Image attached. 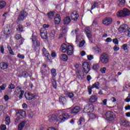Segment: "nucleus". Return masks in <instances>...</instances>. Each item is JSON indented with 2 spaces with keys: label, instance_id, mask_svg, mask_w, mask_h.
Returning <instances> with one entry per match:
<instances>
[{
  "label": "nucleus",
  "instance_id": "6e6d98bb",
  "mask_svg": "<svg viewBox=\"0 0 130 130\" xmlns=\"http://www.w3.org/2000/svg\"><path fill=\"white\" fill-rule=\"evenodd\" d=\"M7 87V85L5 84H3L2 85V86H0L1 89L3 91V90H6V87Z\"/></svg>",
  "mask_w": 130,
  "mask_h": 130
},
{
  "label": "nucleus",
  "instance_id": "f03ea898",
  "mask_svg": "<svg viewBox=\"0 0 130 130\" xmlns=\"http://www.w3.org/2000/svg\"><path fill=\"white\" fill-rule=\"evenodd\" d=\"M100 60L103 64H106L109 62V57L107 54L103 53L100 56Z\"/></svg>",
  "mask_w": 130,
  "mask_h": 130
},
{
  "label": "nucleus",
  "instance_id": "423d86ee",
  "mask_svg": "<svg viewBox=\"0 0 130 130\" xmlns=\"http://www.w3.org/2000/svg\"><path fill=\"white\" fill-rule=\"evenodd\" d=\"M41 37L43 39H47L48 38V36H47V30L46 28H41L40 30Z\"/></svg>",
  "mask_w": 130,
  "mask_h": 130
},
{
  "label": "nucleus",
  "instance_id": "f704fd0d",
  "mask_svg": "<svg viewBox=\"0 0 130 130\" xmlns=\"http://www.w3.org/2000/svg\"><path fill=\"white\" fill-rule=\"evenodd\" d=\"M121 48L125 51L126 50V52H128V48H127V44H124L121 46Z\"/></svg>",
  "mask_w": 130,
  "mask_h": 130
},
{
  "label": "nucleus",
  "instance_id": "a211bd4d",
  "mask_svg": "<svg viewBox=\"0 0 130 130\" xmlns=\"http://www.w3.org/2000/svg\"><path fill=\"white\" fill-rule=\"evenodd\" d=\"M98 99V98L97 97V95L95 94L92 95L89 99V102L90 103H94V102L97 101Z\"/></svg>",
  "mask_w": 130,
  "mask_h": 130
},
{
  "label": "nucleus",
  "instance_id": "052dcab7",
  "mask_svg": "<svg viewBox=\"0 0 130 130\" xmlns=\"http://www.w3.org/2000/svg\"><path fill=\"white\" fill-rule=\"evenodd\" d=\"M77 78L80 80V81H82L83 80V77H82V75L81 74H77Z\"/></svg>",
  "mask_w": 130,
  "mask_h": 130
},
{
  "label": "nucleus",
  "instance_id": "b1692460",
  "mask_svg": "<svg viewBox=\"0 0 130 130\" xmlns=\"http://www.w3.org/2000/svg\"><path fill=\"white\" fill-rule=\"evenodd\" d=\"M47 17L50 20H51V19H53L54 17V12L53 11H50L47 14Z\"/></svg>",
  "mask_w": 130,
  "mask_h": 130
},
{
  "label": "nucleus",
  "instance_id": "4c0bfd02",
  "mask_svg": "<svg viewBox=\"0 0 130 130\" xmlns=\"http://www.w3.org/2000/svg\"><path fill=\"white\" fill-rule=\"evenodd\" d=\"M89 117L91 119H94V118H96V116L95 114L91 113L89 114Z\"/></svg>",
  "mask_w": 130,
  "mask_h": 130
},
{
  "label": "nucleus",
  "instance_id": "dca6fc26",
  "mask_svg": "<svg viewBox=\"0 0 130 130\" xmlns=\"http://www.w3.org/2000/svg\"><path fill=\"white\" fill-rule=\"evenodd\" d=\"M66 52L68 55H72L74 53V47L72 45H68Z\"/></svg>",
  "mask_w": 130,
  "mask_h": 130
},
{
  "label": "nucleus",
  "instance_id": "58836bf2",
  "mask_svg": "<svg viewBox=\"0 0 130 130\" xmlns=\"http://www.w3.org/2000/svg\"><path fill=\"white\" fill-rule=\"evenodd\" d=\"M56 71L54 69H52L51 70V73L53 76V78H54V77H55V76H56Z\"/></svg>",
  "mask_w": 130,
  "mask_h": 130
},
{
  "label": "nucleus",
  "instance_id": "2eb2a0df",
  "mask_svg": "<svg viewBox=\"0 0 130 130\" xmlns=\"http://www.w3.org/2000/svg\"><path fill=\"white\" fill-rule=\"evenodd\" d=\"M72 22V19L69 16H67L63 20V24L64 26H68Z\"/></svg>",
  "mask_w": 130,
  "mask_h": 130
},
{
  "label": "nucleus",
  "instance_id": "09e8293b",
  "mask_svg": "<svg viewBox=\"0 0 130 130\" xmlns=\"http://www.w3.org/2000/svg\"><path fill=\"white\" fill-rule=\"evenodd\" d=\"M22 76L24 78H27L28 77V73L27 72H23L22 73Z\"/></svg>",
  "mask_w": 130,
  "mask_h": 130
},
{
  "label": "nucleus",
  "instance_id": "9d476101",
  "mask_svg": "<svg viewBox=\"0 0 130 130\" xmlns=\"http://www.w3.org/2000/svg\"><path fill=\"white\" fill-rule=\"evenodd\" d=\"M3 32L5 35H11L12 32V27L9 25L5 26Z\"/></svg>",
  "mask_w": 130,
  "mask_h": 130
},
{
  "label": "nucleus",
  "instance_id": "3c124183",
  "mask_svg": "<svg viewBox=\"0 0 130 130\" xmlns=\"http://www.w3.org/2000/svg\"><path fill=\"white\" fill-rule=\"evenodd\" d=\"M77 75H82L83 74V71L80 69H78L76 71Z\"/></svg>",
  "mask_w": 130,
  "mask_h": 130
},
{
  "label": "nucleus",
  "instance_id": "20e7f679",
  "mask_svg": "<svg viewBox=\"0 0 130 130\" xmlns=\"http://www.w3.org/2000/svg\"><path fill=\"white\" fill-rule=\"evenodd\" d=\"M106 117L107 118V119L108 120H109L110 121H112V120H114L115 118H116V116L115 115V114L114 113L109 111H107L106 113Z\"/></svg>",
  "mask_w": 130,
  "mask_h": 130
},
{
  "label": "nucleus",
  "instance_id": "f257e3e1",
  "mask_svg": "<svg viewBox=\"0 0 130 130\" xmlns=\"http://www.w3.org/2000/svg\"><path fill=\"white\" fill-rule=\"evenodd\" d=\"M127 16H130V11L126 8H124L122 10H120L117 13L118 18L127 17Z\"/></svg>",
  "mask_w": 130,
  "mask_h": 130
},
{
  "label": "nucleus",
  "instance_id": "a18cd8bd",
  "mask_svg": "<svg viewBox=\"0 0 130 130\" xmlns=\"http://www.w3.org/2000/svg\"><path fill=\"white\" fill-rule=\"evenodd\" d=\"M92 89H93V88H92V86H88L87 87L89 95H91V94H92Z\"/></svg>",
  "mask_w": 130,
  "mask_h": 130
},
{
  "label": "nucleus",
  "instance_id": "cd10ccee",
  "mask_svg": "<svg viewBox=\"0 0 130 130\" xmlns=\"http://www.w3.org/2000/svg\"><path fill=\"white\" fill-rule=\"evenodd\" d=\"M59 101L60 103H61L63 105L66 104V103L67 102V99H66V98L61 96L59 98Z\"/></svg>",
  "mask_w": 130,
  "mask_h": 130
},
{
  "label": "nucleus",
  "instance_id": "bb28decb",
  "mask_svg": "<svg viewBox=\"0 0 130 130\" xmlns=\"http://www.w3.org/2000/svg\"><path fill=\"white\" fill-rule=\"evenodd\" d=\"M51 81L53 88L56 89V88H57V83H56V80L54 79V77H52Z\"/></svg>",
  "mask_w": 130,
  "mask_h": 130
},
{
  "label": "nucleus",
  "instance_id": "8fccbe9b",
  "mask_svg": "<svg viewBox=\"0 0 130 130\" xmlns=\"http://www.w3.org/2000/svg\"><path fill=\"white\" fill-rule=\"evenodd\" d=\"M100 71L102 74H105L106 72V68L103 67L100 69Z\"/></svg>",
  "mask_w": 130,
  "mask_h": 130
},
{
  "label": "nucleus",
  "instance_id": "680f3d73",
  "mask_svg": "<svg viewBox=\"0 0 130 130\" xmlns=\"http://www.w3.org/2000/svg\"><path fill=\"white\" fill-rule=\"evenodd\" d=\"M41 72L42 74H45V73H47V70L46 69H45V68L44 69H41Z\"/></svg>",
  "mask_w": 130,
  "mask_h": 130
},
{
  "label": "nucleus",
  "instance_id": "ddd939ff",
  "mask_svg": "<svg viewBox=\"0 0 130 130\" xmlns=\"http://www.w3.org/2000/svg\"><path fill=\"white\" fill-rule=\"evenodd\" d=\"M80 107L79 106H76L74 107L73 109H71L70 110V112L71 114H74L76 115L77 113H79L80 112Z\"/></svg>",
  "mask_w": 130,
  "mask_h": 130
},
{
  "label": "nucleus",
  "instance_id": "6e6552de",
  "mask_svg": "<svg viewBox=\"0 0 130 130\" xmlns=\"http://www.w3.org/2000/svg\"><path fill=\"white\" fill-rule=\"evenodd\" d=\"M112 19L110 17H105L103 20V24L106 26H109V25L112 24Z\"/></svg>",
  "mask_w": 130,
  "mask_h": 130
},
{
  "label": "nucleus",
  "instance_id": "338daca9",
  "mask_svg": "<svg viewBox=\"0 0 130 130\" xmlns=\"http://www.w3.org/2000/svg\"><path fill=\"white\" fill-rule=\"evenodd\" d=\"M9 99H10V98L8 95H5L4 96V100H5V101H8Z\"/></svg>",
  "mask_w": 130,
  "mask_h": 130
},
{
  "label": "nucleus",
  "instance_id": "c756f323",
  "mask_svg": "<svg viewBox=\"0 0 130 130\" xmlns=\"http://www.w3.org/2000/svg\"><path fill=\"white\" fill-rule=\"evenodd\" d=\"M24 27L23 25L19 24L17 26V30L20 32V33H22V32H24V29H23Z\"/></svg>",
  "mask_w": 130,
  "mask_h": 130
},
{
  "label": "nucleus",
  "instance_id": "4be33fe9",
  "mask_svg": "<svg viewBox=\"0 0 130 130\" xmlns=\"http://www.w3.org/2000/svg\"><path fill=\"white\" fill-rule=\"evenodd\" d=\"M49 120L50 122H55L57 121V116L56 115H52L49 116Z\"/></svg>",
  "mask_w": 130,
  "mask_h": 130
},
{
  "label": "nucleus",
  "instance_id": "4468645a",
  "mask_svg": "<svg viewBox=\"0 0 130 130\" xmlns=\"http://www.w3.org/2000/svg\"><path fill=\"white\" fill-rule=\"evenodd\" d=\"M79 18V14L76 11H73L71 14V18L73 21H77Z\"/></svg>",
  "mask_w": 130,
  "mask_h": 130
},
{
  "label": "nucleus",
  "instance_id": "6ab92c4d",
  "mask_svg": "<svg viewBox=\"0 0 130 130\" xmlns=\"http://www.w3.org/2000/svg\"><path fill=\"white\" fill-rule=\"evenodd\" d=\"M17 115L19 116L20 118H23L26 116V112L22 110H19L17 113Z\"/></svg>",
  "mask_w": 130,
  "mask_h": 130
},
{
  "label": "nucleus",
  "instance_id": "aec40b11",
  "mask_svg": "<svg viewBox=\"0 0 130 130\" xmlns=\"http://www.w3.org/2000/svg\"><path fill=\"white\" fill-rule=\"evenodd\" d=\"M43 54L45 57H47L48 59H49V57H50V54L48 52V51L45 49V48H43L42 49Z\"/></svg>",
  "mask_w": 130,
  "mask_h": 130
},
{
  "label": "nucleus",
  "instance_id": "39448f33",
  "mask_svg": "<svg viewBox=\"0 0 130 130\" xmlns=\"http://www.w3.org/2000/svg\"><path fill=\"white\" fill-rule=\"evenodd\" d=\"M24 90H22V88L20 87H17L15 89V91H14V95L18 96L19 94V99H23V95H24Z\"/></svg>",
  "mask_w": 130,
  "mask_h": 130
},
{
  "label": "nucleus",
  "instance_id": "603ef678",
  "mask_svg": "<svg viewBox=\"0 0 130 130\" xmlns=\"http://www.w3.org/2000/svg\"><path fill=\"white\" fill-rule=\"evenodd\" d=\"M0 51L1 53H3V54L5 53V48H4V46H0Z\"/></svg>",
  "mask_w": 130,
  "mask_h": 130
},
{
  "label": "nucleus",
  "instance_id": "7ed1b4c3",
  "mask_svg": "<svg viewBox=\"0 0 130 130\" xmlns=\"http://www.w3.org/2000/svg\"><path fill=\"white\" fill-rule=\"evenodd\" d=\"M33 45L36 51L37 49H38V47L40 46V39L38 38L37 36H34L33 37Z\"/></svg>",
  "mask_w": 130,
  "mask_h": 130
},
{
  "label": "nucleus",
  "instance_id": "1a4fd4ad",
  "mask_svg": "<svg viewBox=\"0 0 130 130\" xmlns=\"http://www.w3.org/2000/svg\"><path fill=\"white\" fill-rule=\"evenodd\" d=\"M27 16H28V13L26 11H22L18 16V21H23Z\"/></svg>",
  "mask_w": 130,
  "mask_h": 130
},
{
  "label": "nucleus",
  "instance_id": "473e14b6",
  "mask_svg": "<svg viewBox=\"0 0 130 130\" xmlns=\"http://www.w3.org/2000/svg\"><path fill=\"white\" fill-rule=\"evenodd\" d=\"M6 5L7 3H6L5 1H0V9H4V8L6 7Z\"/></svg>",
  "mask_w": 130,
  "mask_h": 130
},
{
  "label": "nucleus",
  "instance_id": "37998d69",
  "mask_svg": "<svg viewBox=\"0 0 130 130\" xmlns=\"http://www.w3.org/2000/svg\"><path fill=\"white\" fill-rule=\"evenodd\" d=\"M14 38H15L16 40H19V39H21V38H22V36H21L20 34H16Z\"/></svg>",
  "mask_w": 130,
  "mask_h": 130
},
{
  "label": "nucleus",
  "instance_id": "864d4df0",
  "mask_svg": "<svg viewBox=\"0 0 130 130\" xmlns=\"http://www.w3.org/2000/svg\"><path fill=\"white\" fill-rule=\"evenodd\" d=\"M67 96L69 97V98H73V97H74V93L73 92H68Z\"/></svg>",
  "mask_w": 130,
  "mask_h": 130
},
{
  "label": "nucleus",
  "instance_id": "774afa93",
  "mask_svg": "<svg viewBox=\"0 0 130 130\" xmlns=\"http://www.w3.org/2000/svg\"><path fill=\"white\" fill-rule=\"evenodd\" d=\"M112 41V39L111 38H108L106 40V42H111Z\"/></svg>",
  "mask_w": 130,
  "mask_h": 130
},
{
  "label": "nucleus",
  "instance_id": "c03bdc74",
  "mask_svg": "<svg viewBox=\"0 0 130 130\" xmlns=\"http://www.w3.org/2000/svg\"><path fill=\"white\" fill-rule=\"evenodd\" d=\"M99 68H100L99 64H94L92 66L93 70H98Z\"/></svg>",
  "mask_w": 130,
  "mask_h": 130
},
{
  "label": "nucleus",
  "instance_id": "412c9836",
  "mask_svg": "<svg viewBox=\"0 0 130 130\" xmlns=\"http://www.w3.org/2000/svg\"><path fill=\"white\" fill-rule=\"evenodd\" d=\"M68 48H69V45L62 44L61 46V51H62L63 53H66L68 50Z\"/></svg>",
  "mask_w": 130,
  "mask_h": 130
},
{
  "label": "nucleus",
  "instance_id": "4d7b16f0",
  "mask_svg": "<svg viewBox=\"0 0 130 130\" xmlns=\"http://www.w3.org/2000/svg\"><path fill=\"white\" fill-rule=\"evenodd\" d=\"M0 128L1 130H6L7 129V126L6 125L2 124L0 126Z\"/></svg>",
  "mask_w": 130,
  "mask_h": 130
},
{
  "label": "nucleus",
  "instance_id": "de8ad7c7",
  "mask_svg": "<svg viewBox=\"0 0 130 130\" xmlns=\"http://www.w3.org/2000/svg\"><path fill=\"white\" fill-rule=\"evenodd\" d=\"M8 88L11 90H13V89H15V85L13 84V83H11V84L9 85Z\"/></svg>",
  "mask_w": 130,
  "mask_h": 130
},
{
  "label": "nucleus",
  "instance_id": "79ce46f5",
  "mask_svg": "<svg viewBox=\"0 0 130 130\" xmlns=\"http://www.w3.org/2000/svg\"><path fill=\"white\" fill-rule=\"evenodd\" d=\"M88 106H89V110L90 111V112H92L93 110H94V106H93V105L90 104L89 105H88Z\"/></svg>",
  "mask_w": 130,
  "mask_h": 130
},
{
  "label": "nucleus",
  "instance_id": "a878e982",
  "mask_svg": "<svg viewBox=\"0 0 130 130\" xmlns=\"http://www.w3.org/2000/svg\"><path fill=\"white\" fill-rule=\"evenodd\" d=\"M60 58L61 60H63V61H67L69 59V57L67 54H63L60 56Z\"/></svg>",
  "mask_w": 130,
  "mask_h": 130
},
{
  "label": "nucleus",
  "instance_id": "c85d7f7f",
  "mask_svg": "<svg viewBox=\"0 0 130 130\" xmlns=\"http://www.w3.org/2000/svg\"><path fill=\"white\" fill-rule=\"evenodd\" d=\"M25 96V98L27 100H32V99H33V94H31L30 92H27V95Z\"/></svg>",
  "mask_w": 130,
  "mask_h": 130
},
{
  "label": "nucleus",
  "instance_id": "7c9ffc66",
  "mask_svg": "<svg viewBox=\"0 0 130 130\" xmlns=\"http://www.w3.org/2000/svg\"><path fill=\"white\" fill-rule=\"evenodd\" d=\"M5 122H6V124H7V125H10V124L11 123V118L10 117V116H6L5 118Z\"/></svg>",
  "mask_w": 130,
  "mask_h": 130
},
{
  "label": "nucleus",
  "instance_id": "ea45409f",
  "mask_svg": "<svg viewBox=\"0 0 130 130\" xmlns=\"http://www.w3.org/2000/svg\"><path fill=\"white\" fill-rule=\"evenodd\" d=\"M89 106H86L84 108V112H86V113H90V111L89 110Z\"/></svg>",
  "mask_w": 130,
  "mask_h": 130
},
{
  "label": "nucleus",
  "instance_id": "e2e57ef3",
  "mask_svg": "<svg viewBox=\"0 0 130 130\" xmlns=\"http://www.w3.org/2000/svg\"><path fill=\"white\" fill-rule=\"evenodd\" d=\"M125 102H130V94H128V96L125 100Z\"/></svg>",
  "mask_w": 130,
  "mask_h": 130
},
{
  "label": "nucleus",
  "instance_id": "393cba45",
  "mask_svg": "<svg viewBox=\"0 0 130 130\" xmlns=\"http://www.w3.org/2000/svg\"><path fill=\"white\" fill-rule=\"evenodd\" d=\"M8 67H9V65H8L7 63L2 62L0 63V68L2 70H7V69H8Z\"/></svg>",
  "mask_w": 130,
  "mask_h": 130
},
{
  "label": "nucleus",
  "instance_id": "2f4dec72",
  "mask_svg": "<svg viewBox=\"0 0 130 130\" xmlns=\"http://www.w3.org/2000/svg\"><path fill=\"white\" fill-rule=\"evenodd\" d=\"M99 86H100V83L98 82H96L92 84V88H93V89H94V88H95V89H99Z\"/></svg>",
  "mask_w": 130,
  "mask_h": 130
},
{
  "label": "nucleus",
  "instance_id": "0e129e2a",
  "mask_svg": "<svg viewBox=\"0 0 130 130\" xmlns=\"http://www.w3.org/2000/svg\"><path fill=\"white\" fill-rule=\"evenodd\" d=\"M113 42L115 44H118V40L117 39L115 38L113 40Z\"/></svg>",
  "mask_w": 130,
  "mask_h": 130
},
{
  "label": "nucleus",
  "instance_id": "49530a36",
  "mask_svg": "<svg viewBox=\"0 0 130 130\" xmlns=\"http://www.w3.org/2000/svg\"><path fill=\"white\" fill-rule=\"evenodd\" d=\"M68 28L66 26H63L62 27V33H63V34H67V30Z\"/></svg>",
  "mask_w": 130,
  "mask_h": 130
},
{
  "label": "nucleus",
  "instance_id": "f8f14e48",
  "mask_svg": "<svg viewBox=\"0 0 130 130\" xmlns=\"http://www.w3.org/2000/svg\"><path fill=\"white\" fill-rule=\"evenodd\" d=\"M127 29H128V25L126 24H123L118 28V31L120 33H123V32L126 33Z\"/></svg>",
  "mask_w": 130,
  "mask_h": 130
},
{
  "label": "nucleus",
  "instance_id": "e433bc0d",
  "mask_svg": "<svg viewBox=\"0 0 130 130\" xmlns=\"http://www.w3.org/2000/svg\"><path fill=\"white\" fill-rule=\"evenodd\" d=\"M85 121V119H84V117H81L80 119H79V121L78 122V123L79 125H81L82 122H84Z\"/></svg>",
  "mask_w": 130,
  "mask_h": 130
},
{
  "label": "nucleus",
  "instance_id": "c9c22d12",
  "mask_svg": "<svg viewBox=\"0 0 130 130\" xmlns=\"http://www.w3.org/2000/svg\"><path fill=\"white\" fill-rule=\"evenodd\" d=\"M122 123L123 126L126 127V126H128V125H129V123H128V121H126V120H122Z\"/></svg>",
  "mask_w": 130,
  "mask_h": 130
},
{
  "label": "nucleus",
  "instance_id": "f3484780",
  "mask_svg": "<svg viewBox=\"0 0 130 130\" xmlns=\"http://www.w3.org/2000/svg\"><path fill=\"white\" fill-rule=\"evenodd\" d=\"M54 20V23L55 24H56L57 25H58V24H59V23H60V21L61 20V17H60V15H59L58 14H56L55 16Z\"/></svg>",
  "mask_w": 130,
  "mask_h": 130
},
{
  "label": "nucleus",
  "instance_id": "a19ab883",
  "mask_svg": "<svg viewBox=\"0 0 130 130\" xmlns=\"http://www.w3.org/2000/svg\"><path fill=\"white\" fill-rule=\"evenodd\" d=\"M17 57L18 58H20L21 59H24L25 58V55L24 54L18 53L17 54Z\"/></svg>",
  "mask_w": 130,
  "mask_h": 130
},
{
  "label": "nucleus",
  "instance_id": "69168bd1",
  "mask_svg": "<svg viewBox=\"0 0 130 130\" xmlns=\"http://www.w3.org/2000/svg\"><path fill=\"white\" fill-rule=\"evenodd\" d=\"M113 49H114V51H117L119 50V48L117 46L115 45L113 47Z\"/></svg>",
  "mask_w": 130,
  "mask_h": 130
},
{
  "label": "nucleus",
  "instance_id": "5fc2aeb1",
  "mask_svg": "<svg viewBox=\"0 0 130 130\" xmlns=\"http://www.w3.org/2000/svg\"><path fill=\"white\" fill-rule=\"evenodd\" d=\"M125 4V3H123V2H119L118 6V7H120V8H122V7H124Z\"/></svg>",
  "mask_w": 130,
  "mask_h": 130
},
{
  "label": "nucleus",
  "instance_id": "72a5a7b5",
  "mask_svg": "<svg viewBox=\"0 0 130 130\" xmlns=\"http://www.w3.org/2000/svg\"><path fill=\"white\" fill-rule=\"evenodd\" d=\"M93 49H94L95 53H101V49H100L98 47H95L93 48Z\"/></svg>",
  "mask_w": 130,
  "mask_h": 130
},
{
  "label": "nucleus",
  "instance_id": "13d9d810",
  "mask_svg": "<svg viewBox=\"0 0 130 130\" xmlns=\"http://www.w3.org/2000/svg\"><path fill=\"white\" fill-rule=\"evenodd\" d=\"M84 44H85V41H82L79 43V47H83V46H84Z\"/></svg>",
  "mask_w": 130,
  "mask_h": 130
},
{
  "label": "nucleus",
  "instance_id": "5701e85b",
  "mask_svg": "<svg viewBox=\"0 0 130 130\" xmlns=\"http://www.w3.org/2000/svg\"><path fill=\"white\" fill-rule=\"evenodd\" d=\"M26 121H22L21 122H20L18 125V130H23V128H24V126H25V124H26Z\"/></svg>",
  "mask_w": 130,
  "mask_h": 130
},
{
  "label": "nucleus",
  "instance_id": "9b49d317",
  "mask_svg": "<svg viewBox=\"0 0 130 130\" xmlns=\"http://www.w3.org/2000/svg\"><path fill=\"white\" fill-rule=\"evenodd\" d=\"M70 117L69 114H63L59 116V120L60 122H63L67 119H68Z\"/></svg>",
  "mask_w": 130,
  "mask_h": 130
},
{
  "label": "nucleus",
  "instance_id": "bf43d9fd",
  "mask_svg": "<svg viewBox=\"0 0 130 130\" xmlns=\"http://www.w3.org/2000/svg\"><path fill=\"white\" fill-rule=\"evenodd\" d=\"M87 58H88V60H92V59H93V58H94V57H93V55H87Z\"/></svg>",
  "mask_w": 130,
  "mask_h": 130
},
{
  "label": "nucleus",
  "instance_id": "0eeeda50",
  "mask_svg": "<svg viewBox=\"0 0 130 130\" xmlns=\"http://www.w3.org/2000/svg\"><path fill=\"white\" fill-rule=\"evenodd\" d=\"M82 67L83 71L85 74H88V73L90 72V68H91V66H90V64H89L88 62H83Z\"/></svg>",
  "mask_w": 130,
  "mask_h": 130
}]
</instances>
